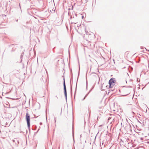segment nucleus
I'll return each mask as SVG.
<instances>
[{
    "label": "nucleus",
    "instance_id": "nucleus-1",
    "mask_svg": "<svg viewBox=\"0 0 149 149\" xmlns=\"http://www.w3.org/2000/svg\"><path fill=\"white\" fill-rule=\"evenodd\" d=\"M115 79L112 78L110 79L109 82V88H112L114 85Z\"/></svg>",
    "mask_w": 149,
    "mask_h": 149
},
{
    "label": "nucleus",
    "instance_id": "nucleus-2",
    "mask_svg": "<svg viewBox=\"0 0 149 149\" xmlns=\"http://www.w3.org/2000/svg\"><path fill=\"white\" fill-rule=\"evenodd\" d=\"M26 118L27 121L28 127L29 128L30 126V117L28 113H26Z\"/></svg>",
    "mask_w": 149,
    "mask_h": 149
},
{
    "label": "nucleus",
    "instance_id": "nucleus-3",
    "mask_svg": "<svg viewBox=\"0 0 149 149\" xmlns=\"http://www.w3.org/2000/svg\"><path fill=\"white\" fill-rule=\"evenodd\" d=\"M63 86H64V94L65 96H66L67 93H66V88L65 85V82L64 80V83H63Z\"/></svg>",
    "mask_w": 149,
    "mask_h": 149
},
{
    "label": "nucleus",
    "instance_id": "nucleus-4",
    "mask_svg": "<svg viewBox=\"0 0 149 149\" xmlns=\"http://www.w3.org/2000/svg\"><path fill=\"white\" fill-rule=\"evenodd\" d=\"M83 18H84V16H83L82 17V19H83Z\"/></svg>",
    "mask_w": 149,
    "mask_h": 149
}]
</instances>
